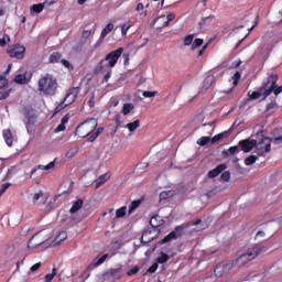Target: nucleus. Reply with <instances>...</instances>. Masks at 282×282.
I'll return each instance as SVG.
<instances>
[{
  "mask_svg": "<svg viewBox=\"0 0 282 282\" xmlns=\"http://www.w3.org/2000/svg\"><path fill=\"white\" fill-rule=\"evenodd\" d=\"M108 257L109 254H104L97 261L94 260V262L88 265V270H94V268H98V265H102V263L107 261Z\"/></svg>",
  "mask_w": 282,
  "mask_h": 282,
  "instance_id": "18",
  "label": "nucleus"
},
{
  "mask_svg": "<svg viewBox=\"0 0 282 282\" xmlns=\"http://www.w3.org/2000/svg\"><path fill=\"white\" fill-rule=\"evenodd\" d=\"M58 89V82L50 74L42 76L39 80V90L44 96H55Z\"/></svg>",
  "mask_w": 282,
  "mask_h": 282,
  "instance_id": "1",
  "label": "nucleus"
},
{
  "mask_svg": "<svg viewBox=\"0 0 282 282\" xmlns=\"http://www.w3.org/2000/svg\"><path fill=\"white\" fill-rule=\"evenodd\" d=\"M230 133H232V128H230L227 131L216 134L215 137L210 138L212 144H217V143H219V141L224 140V138H229Z\"/></svg>",
  "mask_w": 282,
  "mask_h": 282,
  "instance_id": "13",
  "label": "nucleus"
},
{
  "mask_svg": "<svg viewBox=\"0 0 282 282\" xmlns=\"http://www.w3.org/2000/svg\"><path fill=\"white\" fill-rule=\"evenodd\" d=\"M2 135H3V140H4L6 144H8L9 147H12V144L14 142V135L12 134V130H10V129L3 130Z\"/></svg>",
  "mask_w": 282,
  "mask_h": 282,
  "instance_id": "16",
  "label": "nucleus"
},
{
  "mask_svg": "<svg viewBox=\"0 0 282 282\" xmlns=\"http://www.w3.org/2000/svg\"><path fill=\"white\" fill-rule=\"evenodd\" d=\"M261 248H253L251 251H248L247 253H242L238 259L237 263L240 265H245V263H248V261H252L256 257H259L261 254Z\"/></svg>",
  "mask_w": 282,
  "mask_h": 282,
  "instance_id": "8",
  "label": "nucleus"
},
{
  "mask_svg": "<svg viewBox=\"0 0 282 282\" xmlns=\"http://www.w3.org/2000/svg\"><path fill=\"white\" fill-rule=\"evenodd\" d=\"M113 30V23H108L101 31V39H105Z\"/></svg>",
  "mask_w": 282,
  "mask_h": 282,
  "instance_id": "33",
  "label": "nucleus"
},
{
  "mask_svg": "<svg viewBox=\"0 0 282 282\" xmlns=\"http://www.w3.org/2000/svg\"><path fill=\"white\" fill-rule=\"evenodd\" d=\"M74 155H76V151L70 150L66 153V158H74Z\"/></svg>",
  "mask_w": 282,
  "mask_h": 282,
  "instance_id": "64",
  "label": "nucleus"
},
{
  "mask_svg": "<svg viewBox=\"0 0 282 282\" xmlns=\"http://www.w3.org/2000/svg\"><path fill=\"white\" fill-rule=\"evenodd\" d=\"M11 184L10 183H4L2 186H1V189H0V197L3 195V193H6V191H8L10 188Z\"/></svg>",
  "mask_w": 282,
  "mask_h": 282,
  "instance_id": "54",
  "label": "nucleus"
},
{
  "mask_svg": "<svg viewBox=\"0 0 282 282\" xmlns=\"http://www.w3.org/2000/svg\"><path fill=\"white\" fill-rule=\"evenodd\" d=\"M80 208H83V199L79 198L76 200V203H74L69 213H72V215H74V213H78V210H80Z\"/></svg>",
  "mask_w": 282,
  "mask_h": 282,
  "instance_id": "21",
  "label": "nucleus"
},
{
  "mask_svg": "<svg viewBox=\"0 0 282 282\" xmlns=\"http://www.w3.org/2000/svg\"><path fill=\"white\" fill-rule=\"evenodd\" d=\"M44 8H45V3L33 4L31 7V12H35V14H41Z\"/></svg>",
  "mask_w": 282,
  "mask_h": 282,
  "instance_id": "27",
  "label": "nucleus"
},
{
  "mask_svg": "<svg viewBox=\"0 0 282 282\" xmlns=\"http://www.w3.org/2000/svg\"><path fill=\"white\" fill-rule=\"evenodd\" d=\"M261 96H263V93L261 91V87L258 91H253L250 95L251 100H257L258 98H261Z\"/></svg>",
  "mask_w": 282,
  "mask_h": 282,
  "instance_id": "45",
  "label": "nucleus"
},
{
  "mask_svg": "<svg viewBox=\"0 0 282 282\" xmlns=\"http://www.w3.org/2000/svg\"><path fill=\"white\" fill-rule=\"evenodd\" d=\"M171 257L164 252H161V257L156 259L158 263H166Z\"/></svg>",
  "mask_w": 282,
  "mask_h": 282,
  "instance_id": "41",
  "label": "nucleus"
},
{
  "mask_svg": "<svg viewBox=\"0 0 282 282\" xmlns=\"http://www.w3.org/2000/svg\"><path fill=\"white\" fill-rule=\"evenodd\" d=\"M15 83H18L19 85H25L28 83V73L23 74V75H18L14 78Z\"/></svg>",
  "mask_w": 282,
  "mask_h": 282,
  "instance_id": "23",
  "label": "nucleus"
},
{
  "mask_svg": "<svg viewBox=\"0 0 282 282\" xmlns=\"http://www.w3.org/2000/svg\"><path fill=\"white\" fill-rule=\"evenodd\" d=\"M80 89L78 87L70 88L65 96L64 100L56 107V111H62V109H65V107H69L76 98H78Z\"/></svg>",
  "mask_w": 282,
  "mask_h": 282,
  "instance_id": "6",
  "label": "nucleus"
},
{
  "mask_svg": "<svg viewBox=\"0 0 282 282\" xmlns=\"http://www.w3.org/2000/svg\"><path fill=\"white\" fill-rule=\"evenodd\" d=\"M154 96H158L156 90H154V91H149V90L143 91V97L144 98H153Z\"/></svg>",
  "mask_w": 282,
  "mask_h": 282,
  "instance_id": "49",
  "label": "nucleus"
},
{
  "mask_svg": "<svg viewBox=\"0 0 282 282\" xmlns=\"http://www.w3.org/2000/svg\"><path fill=\"white\" fill-rule=\"evenodd\" d=\"M97 72H101V74H106L105 75L106 83H108L109 78H111V68L109 67H105L104 69H101L100 67L97 66Z\"/></svg>",
  "mask_w": 282,
  "mask_h": 282,
  "instance_id": "22",
  "label": "nucleus"
},
{
  "mask_svg": "<svg viewBox=\"0 0 282 282\" xmlns=\"http://www.w3.org/2000/svg\"><path fill=\"white\" fill-rule=\"evenodd\" d=\"M98 138V132L93 133L88 139L87 142H96V139Z\"/></svg>",
  "mask_w": 282,
  "mask_h": 282,
  "instance_id": "60",
  "label": "nucleus"
},
{
  "mask_svg": "<svg viewBox=\"0 0 282 282\" xmlns=\"http://www.w3.org/2000/svg\"><path fill=\"white\" fill-rule=\"evenodd\" d=\"M166 19H167V21H173L174 19H175V13H173V12H171V13H169L167 14V17H166Z\"/></svg>",
  "mask_w": 282,
  "mask_h": 282,
  "instance_id": "63",
  "label": "nucleus"
},
{
  "mask_svg": "<svg viewBox=\"0 0 282 282\" xmlns=\"http://www.w3.org/2000/svg\"><path fill=\"white\" fill-rule=\"evenodd\" d=\"M124 215H127V206H123V207L117 209V212H116L117 219L124 217Z\"/></svg>",
  "mask_w": 282,
  "mask_h": 282,
  "instance_id": "37",
  "label": "nucleus"
},
{
  "mask_svg": "<svg viewBox=\"0 0 282 282\" xmlns=\"http://www.w3.org/2000/svg\"><path fill=\"white\" fill-rule=\"evenodd\" d=\"M213 19H215V15L213 14L202 18L200 22L198 23L199 28H202V25H206V23H210Z\"/></svg>",
  "mask_w": 282,
  "mask_h": 282,
  "instance_id": "39",
  "label": "nucleus"
},
{
  "mask_svg": "<svg viewBox=\"0 0 282 282\" xmlns=\"http://www.w3.org/2000/svg\"><path fill=\"white\" fill-rule=\"evenodd\" d=\"M10 35L4 34L2 39H0V47H6V45L10 44Z\"/></svg>",
  "mask_w": 282,
  "mask_h": 282,
  "instance_id": "40",
  "label": "nucleus"
},
{
  "mask_svg": "<svg viewBox=\"0 0 282 282\" xmlns=\"http://www.w3.org/2000/svg\"><path fill=\"white\" fill-rule=\"evenodd\" d=\"M221 182H230V172L226 171L220 175Z\"/></svg>",
  "mask_w": 282,
  "mask_h": 282,
  "instance_id": "46",
  "label": "nucleus"
},
{
  "mask_svg": "<svg viewBox=\"0 0 282 282\" xmlns=\"http://www.w3.org/2000/svg\"><path fill=\"white\" fill-rule=\"evenodd\" d=\"M173 195H175V192L173 191H164L160 194V202L164 200V199H169L170 197H173Z\"/></svg>",
  "mask_w": 282,
  "mask_h": 282,
  "instance_id": "31",
  "label": "nucleus"
},
{
  "mask_svg": "<svg viewBox=\"0 0 282 282\" xmlns=\"http://www.w3.org/2000/svg\"><path fill=\"white\" fill-rule=\"evenodd\" d=\"M274 96H279V94H282V85L279 86L275 84V88L273 89Z\"/></svg>",
  "mask_w": 282,
  "mask_h": 282,
  "instance_id": "58",
  "label": "nucleus"
},
{
  "mask_svg": "<svg viewBox=\"0 0 282 282\" xmlns=\"http://www.w3.org/2000/svg\"><path fill=\"white\" fill-rule=\"evenodd\" d=\"M67 122H69V113L65 115L63 118H62V121H61V124L57 126V128L54 130L55 133H58L61 131H65L66 129V124Z\"/></svg>",
  "mask_w": 282,
  "mask_h": 282,
  "instance_id": "19",
  "label": "nucleus"
},
{
  "mask_svg": "<svg viewBox=\"0 0 282 282\" xmlns=\"http://www.w3.org/2000/svg\"><path fill=\"white\" fill-rule=\"evenodd\" d=\"M215 276H224L226 274V271H224V265L219 264L214 270Z\"/></svg>",
  "mask_w": 282,
  "mask_h": 282,
  "instance_id": "38",
  "label": "nucleus"
},
{
  "mask_svg": "<svg viewBox=\"0 0 282 282\" xmlns=\"http://www.w3.org/2000/svg\"><path fill=\"white\" fill-rule=\"evenodd\" d=\"M226 169H228V165L226 163H223V164L218 165L216 169L209 171L208 177H210V178L217 177V175H219L220 173H224V171H226Z\"/></svg>",
  "mask_w": 282,
  "mask_h": 282,
  "instance_id": "15",
  "label": "nucleus"
},
{
  "mask_svg": "<svg viewBox=\"0 0 282 282\" xmlns=\"http://www.w3.org/2000/svg\"><path fill=\"white\" fill-rule=\"evenodd\" d=\"M140 272V268L134 267L130 271H128V276H133V274H138Z\"/></svg>",
  "mask_w": 282,
  "mask_h": 282,
  "instance_id": "56",
  "label": "nucleus"
},
{
  "mask_svg": "<svg viewBox=\"0 0 282 282\" xmlns=\"http://www.w3.org/2000/svg\"><path fill=\"white\" fill-rule=\"evenodd\" d=\"M135 106H133V104H123L121 113H123V116H129V112L134 109Z\"/></svg>",
  "mask_w": 282,
  "mask_h": 282,
  "instance_id": "30",
  "label": "nucleus"
},
{
  "mask_svg": "<svg viewBox=\"0 0 282 282\" xmlns=\"http://www.w3.org/2000/svg\"><path fill=\"white\" fill-rule=\"evenodd\" d=\"M184 228H186V225L177 226L174 231L170 232L167 236H165L160 243H169V241H173V239H177V237H182V232H184Z\"/></svg>",
  "mask_w": 282,
  "mask_h": 282,
  "instance_id": "9",
  "label": "nucleus"
},
{
  "mask_svg": "<svg viewBox=\"0 0 282 282\" xmlns=\"http://www.w3.org/2000/svg\"><path fill=\"white\" fill-rule=\"evenodd\" d=\"M164 224V219H162V216L160 215H154L150 219V225L152 228H160Z\"/></svg>",
  "mask_w": 282,
  "mask_h": 282,
  "instance_id": "17",
  "label": "nucleus"
},
{
  "mask_svg": "<svg viewBox=\"0 0 282 282\" xmlns=\"http://www.w3.org/2000/svg\"><path fill=\"white\" fill-rule=\"evenodd\" d=\"M256 150L259 158H265V153H270V151H272V138H263L256 144Z\"/></svg>",
  "mask_w": 282,
  "mask_h": 282,
  "instance_id": "7",
  "label": "nucleus"
},
{
  "mask_svg": "<svg viewBox=\"0 0 282 282\" xmlns=\"http://www.w3.org/2000/svg\"><path fill=\"white\" fill-rule=\"evenodd\" d=\"M193 39H195V34L187 35L184 40L185 45H192L193 44Z\"/></svg>",
  "mask_w": 282,
  "mask_h": 282,
  "instance_id": "51",
  "label": "nucleus"
},
{
  "mask_svg": "<svg viewBox=\"0 0 282 282\" xmlns=\"http://www.w3.org/2000/svg\"><path fill=\"white\" fill-rule=\"evenodd\" d=\"M159 268L158 262H154L149 269L148 272H150L151 274H153Z\"/></svg>",
  "mask_w": 282,
  "mask_h": 282,
  "instance_id": "55",
  "label": "nucleus"
},
{
  "mask_svg": "<svg viewBox=\"0 0 282 282\" xmlns=\"http://www.w3.org/2000/svg\"><path fill=\"white\" fill-rule=\"evenodd\" d=\"M65 239H67V231H61L55 237V239L51 242L50 247L55 248V246H61V243H63V241H65Z\"/></svg>",
  "mask_w": 282,
  "mask_h": 282,
  "instance_id": "14",
  "label": "nucleus"
},
{
  "mask_svg": "<svg viewBox=\"0 0 282 282\" xmlns=\"http://www.w3.org/2000/svg\"><path fill=\"white\" fill-rule=\"evenodd\" d=\"M122 52H124V48L119 47L116 51L110 52L99 64V69H105V67L111 68L116 67V64L118 63V59L120 56H122Z\"/></svg>",
  "mask_w": 282,
  "mask_h": 282,
  "instance_id": "3",
  "label": "nucleus"
},
{
  "mask_svg": "<svg viewBox=\"0 0 282 282\" xmlns=\"http://www.w3.org/2000/svg\"><path fill=\"white\" fill-rule=\"evenodd\" d=\"M239 147L243 153H250L254 148H257V140L254 139H245L239 141Z\"/></svg>",
  "mask_w": 282,
  "mask_h": 282,
  "instance_id": "10",
  "label": "nucleus"
},
{
  "mask_svg": "<svg viewBox=\"0 0 282 282\" xmlns=\"http://www.w3.org/2000/svg\"><path fill=\"white\" fill-rule=\"evenodd\" d=\"M240 145L238 143V145H234L231 148H229L227 151H224V155H235V153H238V151H240Z\"/></svg>",
  "mask_w": 282,
  "mask_h": 282,
  "instance_id": "29",
  "label": "nucleus"
},
{
  "mask_svg": "<svg viewBox=\"0 0 282 282\" xmlns=\"http://www.w3.org/2000/svg\"><path fill=\"white\" fill-rule=\"evenodd\" d=\"M234 86L237 87L239 85V80H241V73L236 72L232 76Z\"/></svg>",
  "mask_w": 282,
  "mask_h": 282,
  "instance_id": "43",
  "label": "nucleus"
},
{
  "mask_svg": "<svg viewBox=\"0 0 282 282\" xmlns=\"http://www.w3.org/2000/svg\"><path fill=\"white\" fill-rule=\"evenodd\" d=\"M276 83H279V75L272 73L268 74V77L260 87L264 98H268V96L276 89Z\"/></svg>",
  "mask_w": 282,
  "mask_h": 282,
  "instance_id": "5",
  "label": "nucleus"
},
{
  "mask_svg": "<svg viewBox=\"0 0 282 282\" xmlns=\"http://www.w3.org/2000/svg\"><path fill=\"white\" fill-rule=\"evenodd\" d=\"M111 176L109 174H102L100 175L96 181V188H100V186H102V184H105V182H107Z\"/></svg>",
  "mask_w": 282,
  "mask_h": 282,
  "instance_id": "20",
  "label": "nucleus"
},
{
  "mask_svg": "<svg viewBox=\"0 0 282 282\" xmlns=\"http://www.w3.org/2000/svg\"><path fill=\"white\" fill-rule=\"evenodd\" d=\"M54 166H56V161H53V162L48 163L47 165H39L37 169L40 171H52V169H54Z\"/></svg>",
  "mask_w": 282,
  "mask_h": 282,
  "instance_id": "34",
  "label": "nucleus"
},
{
  "mask_svg": "<svg viewBox=\"0 0 282 282\" xmlns=\"http://www.w3.org/2000/svg\"><path fill=\"white\" fill-rule=\"evenodd\" d=\"M41 197H43V191H40L39 193L33 194L32 195L33 204H36V202H39Z\"/></svg>",
  "mask_w": 282,
  "mask_h": 282,
  "instance_id": "47",
  "label": "nucleus"
},
{
  "mask_svg": "<svg viewBox=\"0 0 282 282\" xmlns=\"http://www.w3.org/2000/svg\"><path fill=\"white\" fill-rule=\"evenodd\" d=\"M56 274H57L56 268H53L52 273H48L44 276V282L54 281V276H56Z\"/></svg>",
  "mask_w": 282,
  "mask_h": 282,
  "instance_id": "36",
  "label": "nucleus"
},
{
  "mask_svg": "<svg viewBox=\"0 0 282 282\" xmlns=\"http://www.w3.org/2000/svg\"><path fill=\"white\" fill-rule=\"evenodd\" d=\"M61 58H62L61 53H53L50 56V62L51 63H58V61H61Z\"/></svg>",
  "mask_w": 282,
  "mask_h": 282,
  "instance_id": "42",
  "label": "nucleus"
},
{
  "mask_svg": "<svg viewBox=\"0 0 282 282\" xmlns=\"http://www.w3.org/2000/svg\"><path fill=\"white\" fill-rule=\"evenodd\" d=\"M257 160H259V156L252 154V155L248 156V158L245 160V164H246V166H252V164H254V162H257Z\"/></svg>",
  "mask_w": 282,
  "mask_h": 282,
  "instance_id": "32",
  "label": "nucleus"
},
{
  "mask_svg": "<svg viewBox=\"0 0 282 282\" xmlns=\"http://www.w3.org/2000/svg\"><path fill=\"white\" fill-rule=\"evenodd\" d=\"M50 239H52V231L40 230L31 237L28 243V248L36 250L39 246H43V243H45V241H48Z\"/></svg>",
  "mask_w": 282,
  "mask_h": 282,
  "instance_id": "2",
  "label": "nucleus"
},
{
  "mask_svg": "<svg viewBox=\"0 0 282 282\" xmlns=\"http://www.w3.org/2000/svg\"><path fill=\"white\" fill-rule=\"evenodd\" d=\"M42 263L37 262L31 267V272H36L41 268Z\"/></svg>",
  "mask_w": 282,
  "mask_h": 282,
  "instance_id": "61",
  "label": "nucleus"
},
{
  "mask_svg": "<svg viewBox=\"0 0 282 282\" xmlns=\"http://www.w3.org/2000/svg\"><path fill=\"white\" fill-rule=\"evenodd\" d=\"M271 142H273V144H276V145L282 144V135L272 138Z\"/></svg>",
  "mask_w": 282,
  "mask_h": 282,
  "instance_id": "59",
  "label": "nucleus"
},
{
  "mask_svg": "<svg viewBox=\"0 0 282 282\" xmlns=\"http://www.w3.org/2000/svg\"><path fill=\"white\" fill-rule=\"evenodd\" d=\"M140 204H142V200H140V199L133 200L129 206V215H131V213H133V210H135V208H139Z\"/></svg>",
  "mask_w": 282,
  "mask_h": 282,
  "instance_id": "35",
  "label": "nucleus"
},
{
  "mask_svg": "<svg viewBox=\"0 0 282 282\" xmlns=\"http://www.w3.org/2000/svg\"><path fill=\"white\" fill-rule=\"evenodd\" d=\"M213 83H215V77L207 76L204 80L203 87L205 89H210V87H213Z\"/></svg>",
  "mask_w": 282,
  "mask_h": 282,
  "instance_id": "28",
  "label": "nucleus"
},
{
  "mask_svg": "<svg viewBox=\"0 0 282 282\" xmlns=\"http://www.w3.org/2000/svg\"><path fill=\"white\" fill-rule=\"evenodd\" d=\"M196 144L199 147H206V144H212L210 137H202L196 141Z\"/></svg>",
  "mask_w": 282,
  "mask_h": 282,
  "instance_id": "24",
  "label": "nucleus"
},
{
  "mask_svg": "<svg viewBox=\"0 0 282 282\" xmlns=\"http://www.w3.org/2000/svg\"><path fill=\"white\" fill-rule=\"evenodd\" d=\"M223 268H224V272H226V274H228V272L235 268V262L227 263V264L223 265Z\"/></svg>",
  "mask_w": 282,
  "mask_h": 282,
  "instance_id": "50",
  "label": "nucleus"
},
{
  "mask_svg": "<svg viewBox=\"0 0 282 282\" xmlns=\"http://www.w3.org/2000/svg\"><path fill=\"white\" fill-rule=\"evenodd\" d=\"M8 54L11 56V58H23L25 55V46L15 45L12 50L8 51Z\"/></svg>",
  "mask_w": 282,
  "mask_h": 282,
  "instance_id": "11",
  "label": "nucleus"
},
{
  "mask_svg": "<svg viewBox=\"0 0 282 282\" xmlns=\"http://www.w3.org/2000/svg\"><path fill=\"white\" fill-rule=\"evenodd\" d=\"M126 127L130 131V133H133V131H135V129H139L140 120H135L133 122L127 123Z\"/></svg>",
  "mask_w": 282,
  "mask_h": 282,
  "instance_id": "26",
  "label": "nucleus"
},
{
  "mask_svg": "<svg viewBox=\"0 0 282 282\" xmlns=\"http://www.w3.org/2000/svg\"><path fill=\"white\" fill-rule=\"evenodd\" d=\"M279 109V104L276 101H271L270 104L267 105L265 111L269 113H274Z\"/></svg>",
  "mask_w": 282,
  "mask_h": 282,
  "instance_id": "25",
  "label": "nucleus"
},
{
  "mask_svg": "<svg viewBox=\"0 0 282 282\" xmlns=\"http://www.w3.org/2000/svg\"><path fill=\"white\" fill-rule=\"evenodd\" d=\"M120 28H121V34H122V36H127V32H129L131 25L121 24Z\"/></svg>",
  "mask_w": 282,
  "mask_h": 282,
  "instance_id": "52",
  "label": "nucleus"
},
{
  "mask_svg": "<svg viewBox=\"0 0 282 282\" xmlns=\"http://www.w3.org/2000/svg\"><path fill=\"white\" fill-rule=\"evenodd\" d=\"M270 237H272V231L265 229L257 231L254 239L258 243H261V241H265L267 239H270Z\"/></svg>",
  "mask_w": 282,
  "mask_h": 282,
  "instance_id": "12",
  "label": "nucleus"
},
{
  "mask_svg": "<svg viewBox=\"0 0 282 282\" xmlns=\"http://www.w3.org/2000/svg\"><path fill=\"white\" fill-rule=\"evenodd\" d=\"M96 127H98V120L94 118L88 119L77 127L75 133L79 138H87V135L96 130Z\"/></svg>",
  "mask_w": 282,
  "mask_h": 282,
  "instance_id": "4",
  "label": "nucleus"
},
{
  "mask_svg": "<svg viewBox=\"0 0 282 282\" xmlns=\"http://www.w3.org/2000/svg\"><path fill=\"white\" fill-rule=\"evenodd\" d=\"M89 36H91V30L84 31L82 34V41H87V39H89Z\"/></svg>",
  "mask_w": 282,
  "mask_h": 282,
  "instance_id": "53",
  "label": "nucleus"
},
{
  "mask_svg": "<svg viewBox=\"0 0 282 282\" xmlns=\"http://www.w3.org/2000/svg\"><path fill=\"white\" fill-rule=\"evenodd\" d=\"M8 79L0 76V89H3V87H8Z\"/></svg>",
  "mask_w": 282,
  "mask_h": 282,
  "instance_id": "57",
  "label": "nucleus"
},
{
  "mask_svg": "<svg viewBox=\"0 0 282 282\" xmlns=\"http://www.w3.org/2000/svg\"><path fill=\"white\" fill-rule=\"evenodd\" d=\"M204 45L203 39H196L194 43L192 44V50H197V47H202Z\"/></svg>",
  "mask_w": 282,
  "mask_h": 282,
  "instance_id": "44",
  "label": "nucleus"
},
{
  "mask_svg": "<svg viewBox=\"0 0 282 282\" xmlns=\"http://www.w3.org/2000/svg\"><path fill=\"white\" fill-rule=\"evenodd\" d=\"M137 12H140L141 15L147 17V11H144V4L143 3H138Z\"/></svg>",
  "mask_w": 282,
  "mask_h": 282,
  "instance_id": "48",
  "label": "nucleus"
},
{
  "mask_svg": "<svg viewBox=\"0 0 282 282\" xmlns=\"http://www.w3.org/2000/svg\"><path fill=\"white\" fill-rule=\"evenodd\" d=\"M10 96V91L0 93V100H6Z\"/></svg>",
  "mask_w": 282,
  "mask_h": 282,
  "instance_id": "62",
  "label": "nucleus"
}]
</instances>
